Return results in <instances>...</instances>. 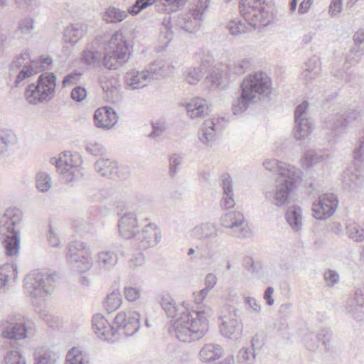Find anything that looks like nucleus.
Returning <instances> with one entry per match:
<instances>
[{"mask_svg":"<svg viewBox=\"0 0 364 364\" xmlns=\"http://www.w3.org/2000/svg\"><path fill=\"white\" fill-rule=\"evenodd\" d=\"M157 299L170 318H176L173 323L176 337L181 342L189 343L202 338L208 331V317L212 315L208 307L197 311H189L178 306L168 292L162 291Z\"/></svg>","mask_w":364,"mask_h":364,"instance_id":"f257e3e1","label":"nucleus"},{"mask_svg":"<svg viewBox=\"0 0 364 364\" xmlns=\"http://www.w3.org/2000/svg\"><path fill=\"white\" fill-rule=\"evenodd\" d=\"M95 42L88 43L81 53L80 60L85 65L99 68L102 65L109 70L117 69L129 59V44L121 31L113 33L105 48L104 56L95 47Z\"/></svg>","mask_w":364,"mask_h":364,"instance_id":"f03ea898","label":"nucleus"},{"mask_svg":"<svg viewBox=\"0 0 364 364\" xmlns=\"http://www.w3.org/2000/svg\"><path fill=\"white\" fill-rule=\"evenodd\" d=\"M270 78L263 72L249 75L241 84L240 96L232 102V112L240 114L247 109L257 95L267 96L270 93Z\"/></svg>","mask_w":364,"mask_h":364,"instance_id":"7ed1b4c3","label":"nucleus"},{"mask_svg":"<svg viewBox=\"0 0 364 364\" xmlns=\"http://www.w3.org/2000/svg\"><path fill=\"white\" fill-rule=\"evenodd\" d=\"M240 14L253 26H267L274 19V9L262 6L261 0H241Z\"/></svg>","mask_w":364,"mask_h":364,"instance_id":"20e7f679","label":"nucleus"},{"mask_svg":"<svg viewBox=\"0 0 364 364\" xmlns=\"http://www.w3.org/2000/svg\"><path fill=\"white\" fill-rule=\"evenodd\" d=\"M290 173L284 177L278 176L275 181V186L264 193L265 198L271 203L281 207L289 200L290 193L302 176L300 169Z\"/></svg>","mask_w":364,"mask_h":364,"instance_id":"39448f33","label":"nucleus"},{"mask_svg":"<svg viewBox=\"0 0 364 364\" xmlns=\"http://www.w3.org/2000/svg\"><path fill=\"white\" fill-rule=\"evenodd\" d=\"M361 109L360 108H343L340 110H333L323 120V127L331 132L336 136H340L348 129L350 124L360 118L362 120Z\"/></svg>","mask_w":364,"mask_h":364,"instance_id":"423d86ee","label":"nucleus"},{"mask_svg":"<svg viewBox=\"0 0 364 364\" xmlns=\"http://www.w3.org/2000/svg\"><path fill=\"white\" fill-rule=\"evenodd\" d=\"M3 217L7 218L5 223L9 233L4 239L6 255L9 257L16 256L20 247V230L18 226L21 220V212L18 209L9 208L5 210Z\"/></svg>","mask_w":364,"mask_h":364,"instance_id":"0eeeda50","label":"nucleus"},{"mask_svg":"<svg viewBox=\"0 0 364 364\" xmlns=\"http://www.w3.org/2000/svg\"><path fill=\"white\" fill-rule=\"evenodd\" d=\"M55 274L42 272L38 270L31 272L24 279V286L28 294L35 299H41L46 294H50L49 287L55 282Z\"/></svg>","mask_w":364,"mask_h":364,"instance_id":"6e6552de","label":"nucleus"},{"mask_svg":"<svg viewBox=\"0 0 364 364\" xmlns=\"http://www.w3.org/2000/svg\"><path fill=\"white\" fill-rule=\"evenodd\" d=\"M192 236L205 242V247L209 251L220 247L225 242L224 230L213 223H203L196 225L191 231Z\"/></svg>","mask_w":364,"mask_h":364,"instance_id":"1a4fd4ad","label":"nucleus"},{"mask_svg":"<svg viewBox=\"0 0 364 364\" xmlns=\"http://www.w3.org/2000/svg\"><path fill=\"white\" fill-rule=\"evenodd\" d=\"M66 259L70 264H77V270L85 272L92 267V259L90 248L82 242H71L68 247Z\"/></svg>","mask_w":364,"mask_h":364,"instance_id":"9d476101","label":"nucleus"},{"mask_svg":"<svg viewBox=\"0 0 364 364\" xmlns=\"http://www.w3.org/2000/svg\"><path fill=\"white\" fill-rule=\"evenodd\" d=\"M208 1H199L196 9L178 16L176 19L175 16L173 17L176 29H181L191 33L198 31L203 19V11L208 7Z\"/></svg>","mask_w":364,"mask_h":364,"instance_id":"9b49d317","label":"nucleus"},{"mask_svg":"<svg viewBox=\"0 0 364 364\" xmlns=\"http://www.w3.org/2000/svg\"><path fill=\"white\" fill-rule=\"evenodd\" d=\"M0 328L3 338L20 340L26 338L30 321L21 315L16 314L2 321Z\"/></svg>","mask_w":364,"mask_h":364,"instance_id":"f8f14e48","label":"nucleus"},{"mask_svg":"<svg viewBox=\"0 0 364 364\" xmlns=\"http://www.w3.org/2000/svg\"><path fill=\"white\" fill-rule=\"evenodd\" d=\"M219 319L221 320L220 331L228 338L237 339L242 333V323L234 307H227Z\"/></svg>","mask_w":364,"mask_h":364,"instance_id":"ddd939ff","label":"nucleus"},{"mask_svg":"<svg viewBox=\"0 0 364 364\" xmlns=\"http://www.w3.org/2000/svg\"><path fill=\"white\" fill-rule=\"evenodd\" d=\"M140 316L134 311H120L116 315L113 326L117 330V335L126 337L133 336L140 328Z\"/></svg>","mask_w":364,"mask_h":364,"instance_id":"4468645a","label":"nucleus"},{"mask_svg":"<svg viewBox=\"0 0 364 364\" xmlns=\"http://www.w3.org/2000/svg\"><path fill=\"white\" fill-rule=\"evenodd\" d=\"M307 101L302 102L294 111L295 127L294 135L296 140L305 139L313 130V124L307 117Z\"/></svg>","mask_w":364,"mask_h":364,"instance_id":"2eb2a0df","label":"nucleus"},{"mask_svg":"<svg viewBox=\"0 0 364 364\" xmlns=\"http://www.w3.org/2000/svg\"><path fill=\"white\" fill-rule=\"evenodd\" d=\"M140 250H146L156 246L161 239V232L155 223L146 225L141 232L138 231L132 238Z\"/></svg>","mask_w":364,"mask_h":364,"instance_id":"dca6fc26","label":"nucleus"},{"mask_svg":"<svg viewBox=\"0 0 364 364\" xmlns=\"http://www.w3.org/2000/svg\"><path fill=\"white\" fill-rule=\"evenodd\" d=\"M338 200L333 193H324L312 205L313 216L318 220H325L336 211Z\"/></svg>","mask_w":364,"mask_h":364,"instance_id":"f3484780","label":"nucleus"},{"mask_svg":"<svg viewBox=\"0 0 364 364\" xmlns=\"http://www.w3.org/2000/svg\"><path fill=\"white\" fill-rule=\"evenodd\" d=\"M364 55V49L359 47L355 46L347 53L346 56V61L343 69H337L333 72V75L340 79H343L346 82H353L356 75L352 72L348 73L347 70L350 69L351 66H354L359 63L361 57Z\"/></svg>","mask_w":364,"mask_h":364,"instance_id":"a211bd4d","label":"nucleus"},{"mask_svg":"<svg viewBox=\"0 0 364 364\" xmlns=\"http://www.w3.org/2000/svg\"><path fill=\"white\" fill-rule=\"evenodd\" d=\"M92 321V328L99 337L109 341L116 340L117 330L114 326L110 325L102 314L94 315Z\"/></svg>","mask_w":364,"mask_h":364,"instance_id":"6ab92c4d","label":"nucleus"},{"mask_svg":"<svg viewBox=\"0 0 364 364\" xmlns=\"http://www.w3.org/2000/svg\"><path fill=\"white\" fill-rule=\"evenodd\" d=\"M157 74L152 70L143 71L132 70L126 74L125 80L127 86L131 90L145 87L151 80L156 79Z\"/></svg>","mask_w":364,"mask_h":364,"instance_id":"aec40b11","label":"nucleus"},{"mask_svg":"<svg viewBox=\"0 0 364 364\" xmlns=\"http://www.w3.org/2000/svg\"><path fill=\"white\" fill-rule=\"evenodd\" d=\"M120 235L127 240L132 239L138 230V220L136 214L132 212L124 213L118 221Z\"/></svg>","mask_w":364,"mask_h":364,"instance_id":"412c9836","label":"nucleus"},{"mask_svg":"<svg viewBox=\"0 0 364 364\" xmlns=\"http://www.w3.org/2000/svg\"><path fill=\"white\" fill-rule=\"evenodd\" d=\"M118 116L111 107H102L98 108L94 114L95 124L98 128L109 129L117 122Z\"/></svg>","mask_w":364,"mask_h":364,"instance_id":"4be33fe9","label":"nucleus"},{"mask_svg":"<svg viewBox=\"0 0 364 364\" xmlns=\"http://www.w3.org/2000/svg\"><path fill=\"white\" fill-rule=\"evenodd\" d=\"M99 82L105 93L104 97L107 102L118 103L122 100L120 85L116 78L103 76L100 78Z\"/></svg>","mask_w":364,"mask_h":364,"instance_id":"5701e85b","label":"nucleus"},{"mask_svg":"<svg viewBox=\"0 0 364 364\" xmlns=\"http://www.w3.org/2000/svg\"><path fill=\"white\" fill-rule=\"evenodd\" d=\"M220 120V119L218 118L205 122L204 127L198 134V138L203 144L209 146L213 145L217 136L222 132V129L218 125ZM221 120H224V118H221Z\"/></svg>","mask_w":364,"mask_h":364,"instance_id":"b1692460","label":"nucleus"},{"mask_svg":"<svg viewBox=\"0 0 364 364\" xmlns=\"http://www.w3.org/2000/svg\"><path fill=\"white\" fill-rule=\"evenodd\" d=\"M87 32V24L77 22L68 26L63 33L65 42L71 45L76 44Z\"/></svg>","mask_w":364,"mask_h":364,"instance_id":"393cba45","label":"nucleus"},{"mask_svg":"<svg viewBox=\"0 0 364 364\" xmlns=\"http://www.w3.org/2000/svg\"><path fill=\"white\" fill-rule=\"evenodd\" d=\"M187 114L191 119L204 117L210 112L207 101L203 98L192 99L186 105Z\"/></svg>","mask_w":364,"mask_h":364,"instance_id":"a878e982","label":"nucleus"},{"mask_svg":"<svg viewBox=\"0 0 364 364\" xmlns=\"http://www.w3.org/2000/svg\"><path fill=\"white\" fill-rule=\"evenodd\" d=\"M221 186L223 191L221 206L226 209L232 208L235 205L232 178L228 173H224L221 176Z\"/></svg>","mask_w":364,"mask_h":364,"instance_id":"bb28decb","label":"nucleus"},{"mask_svg":"<svg viewBox=\"0 0 364 364\" xmlns=\"http://www.w3.org/2000/svg\"><path fill=\"white\" fill-rule=\"evenodd\" d=\"M56 80V76L53 73H44L38 77L37 82L41 90H43L45 97H47L49 101L55 96Z\"/></svg>","mask_w":364,"mask_h":364,"instance_id":"cd10ccee","label":"nucleus"},{"mask_svg":"<svg viewBox=\"0 0 364 364\" xmlns=\"http://www.w3.org/2000/svg\"><path fill=\"white\" fill-rule=\"evenodd\" d=\"M95 170L102 176L113 178L117 176L118 166L116 161L101 157L94 165Z\"/></svg>","mask_w":364,"mask_h":364,"instance_id":"c85d7f7f","label":"nucleus"},{"mask_svg":"<svg viewBox=\"0 0 364 364\" xmlns=\"http://www.w3.org/2000/svg\"><path fill=\"white\" fill-rule=\"evenodd\" d=\"M263 166L267 170L271 172H276L279 176L282 177L287 176V174H291L290 173L291 172L299 170L291 164L275 159L264 161Z\"/></svg>","mask_w":364,"mask_h":364,"instance_id":"c756f323","label":"nucleus"},{"mask_svg":"<svg viewBox=\"0 0 364 364\" xmlns=\"http://www.w3.org/2000/svg\"><path fill=\"white\" fill-rule=\"evenodd\" d=\"M364 183V176L351 168L347 169L343 174V186L346 189L358 191Z\"/></svg>","mask_w":364,"mask_h":364,"instance_id":"7c9ffc66","label":"nucleus"},{"mask_svg":"<svg viewBox=\"0 0 364 364\" xmlns=\"http://www.w3.org/2000/svg\"><path fill=\"white\" fill-rule=\"evenodd\" d=\"M261 27L263 28L264 26H253L249 23L248 21H246L245 19V21L240 19H232L230 21L226 26V28L229 30L230 33L235 36L248 33L252 30H255Z\"/></svg>","mask_w":364,"mask_h":364,"instance_id":"2f4dec72","label":"nucleus"},{"mask_svg":"<svg viewBox=\"0 0 364 364\" xmlns=\"http://www.w3.org/2000/svg\"><path fill=\"white\" fill-rule=\"evenodd\" d=\"M223 354V348L217 344L208 343L203 346L200 351V359L203 362L210 363L215 361Z\"/></svg>","mask_w":364,"mask_h":364,"instance_id":"473e14b6","label":"nucleus"},{"mask_svg":"<svg viewBox=\"0 0 364 364\" xmlns=\"http://www.w3.org/2000/svg\"><path fill=\"white\" fill-rule=\"evenodd\" d=\"M117 262V254L113 250H102L97 254V263L102 269H112Z\"/></svg>","mask_w":364,"mask_h":364,"instance_id":"72a5a7b5","label":"nucleus"},{"mask_svg":"<svg viewBox=\"0 0 364 364\" xmlns=\"http://www.w3.org/2000/svg\"><path fill=\"white\" fill-rule=\"evenodd\" d=\"M25 95L28 102L33 105L49 101L47 97H45L44 92L37 81L36 84L33 83L27 87Z\"/></svg>","mask_w":364,"mask_h":364,"instance_id":"f704fd0d","label":"nucleus"},{"mask_svg":"<svg viewBox=\"0 0 364 364\" xmlns=\"http://www.w3.org/2000/svg\"><path fill=\"white\" fill-rule=\"evenodd\" d=\"M302 212L299 206L289 207L286 213L285 219L294 231H299L302 226Z\"/></svg>","mask_w":364,"mask_h":364,"instance_id":"c9c22d12","label":"nucleus"},{"mask_svg":"<svg viewBox=\"0 0 364 364\" xmlns=\"http://www.w3.org/2000/svg\"><path fill=\"white\" fill-rule=\"evenodd\" d=\"M320 73L321 63L318 58L314 56L305 63L301 77L303 80H308L318 77Z\"/></svg>","mask_w":364,"mask_h":364,"instance_id":"e433bc0d","label":"nucleus"},{"mask_svg":"<svg viewBox=\"0 0 364 364\" xmlns=\"http://www.w3.org/2000/svg\"><path fill=\"white\" fill-rule=\"evenodd\" d=\"M245 223L243 215L240 212L232 211L225 214L221 218V225L226 228L233 229L242 227Z\"/></svg>","mask_w":364,"mask_h":364,"instance_id":"4c0bfd02","label":"nucleus"},{"mask_svg":"<svg viewBox=\"0 0 364 364\" xmlns=\"http://www.w3.org/2000/svg\"><path fill=\"white\" fill-rule=\"evenodd\" d=\"M50 163L55 166L57 171L62 175L63 179L65 183H70L73 181V173L63 169V165L68 166V159H63V153L60 154L59 158H50Z\"/></svg>","mask_w":364,"mask_h":364,"instance_id":"58836bf2","label":"nucleus"},{"mask_svg":"<svg viewBox=\"0 0 364 364\" xmlns=\"http://www.w3.org/2000/svg\"><path fill=\"white\" fill-rule=\"evenodd\" d=\"M206 83L210 88L225 89L226 84L225 83V77L223 73L219 69H213L211 73L205 78Z\"/></svg>","mask_w":364,"mask_h":364,"instance_id":"ea45409f","label":"nucleus"},{"mask_svg":"<svg viewBox=\"0 0 364 364\" xmlns=\"http://www.w3.org/2000/svg\"><path fill=\"white\" fill-rule=\"evenodd\" d=\"M11 277L14 280L17 277L16 264H5L0 267V287H5Z\"/></svg>","mask_w":364,"mask_h":364,"instance_id":"a19ab883","label":"nucleus"},{"mask_svg":"<svg viewBox=\"0 0 364 364\" xmlns=\"http://www.w3.org/2000/svg\"><path fill=\"white\" fill-rule=\"evenodd\" d=\"M34 60H31V63L28 65H24L16 77L13 87H18L25 79L39 73L40 69H34Z\"/></svg>","mask_w":364,"mask_h":364,"instance_id":"79ce46f5","label":"nucleus"},{"mask_svg":"<svg viewBox=\"0 0 364 364\" xmlns=\"http://www.w3.org/2000/svg\"><path fill=\"white\" fill-rule=\"evenodd\" d=\"M128 11L120 10L116 7H109L104 15L107 23H118L122 21L128 16Z\"/></svg>","mask_w":364,"mask_h":364,"instance_id":"37998d69","label":"nucleus"},{"mask_svg":"<svg viewBox=\"0 0 364 364\" xmlns=\"http://www.w3.org/2000/svg\"><path fill=\"white\" fill-rule=\"evenodd\" d=\"M345 309L356 321H360L364 319V304H356L355 300H348Z\"/></svg>","mask_w":364,"mask_h":364,"instance_id":"c03bdc74","label":"nucleus"},{"mask_svg":"<svg viewBox=\"0 0 364 364\" xmlns=\"http://www.w3.org/2000/svg\"><path fill=\"white\" fill-rule=\"evenodd\" d=\"M122 304V297L119 291H113L109 294L104 303V306L108 313L117 310Z\"/></svg>","mask_w":364,"mask_h":364,"instance_id":"a18cd8bd","label":"nucleus"},{"mask_svg":"<svg viewBox=\"0 0 364 364\" xmlns=\"http://www.w3.org/2000/svg\"><path fill=\"white\" fill-rule=\"evenodd\" d=\"M31 60L29 50H24L12 60L9 66L10 72H16L24 65H28L31 63Z\"/></svg>","mask_w":364,"mask_h":364,"instance_id":"49530a36","label":"nucleus"},{"mask_svg":"<svg viewBox=\"0 0 364 364\" xmlns=\"http://www.w3.org/2000/svg\"><path fill=\"white\" fill-rule=\"evenodd\" d=\"M63 159H68V166L63 165V169L65 171H68L73 173L75 178L77 167L81 163L80 156L77 154H73L69 151H65L63 153Z\"/></svg>","mask_w":364,"mask_h":364,"instance_id":"de8ad7c7","label":"nucleus"},{"mask_svg":"<svg viewBox=\"0 0 364 364\" xmlns=\"http://www.w3.org/2000/svg\"><path fill=\"white\" fill-rule=\"evenodd\" d=\"M154 3H156L158 6H163L159 0H136L133 6L128 9V12L132 16H136Z\"/></svg>","mask_w":364,"mask_h":364,"instance_id":"09e8293b","label":"nucleus"},{"mask_svg":"<svg viewBox=\"0 0 364 364\" xmlns=\"http://www.w3.org/2000/svg\"><path fill=\"white\" fill-rule=\"evenodd\" d=\"M204 75L203 68L201 67L190 68L184 73L185 79L188 83L195 85L200 80Z\"/></svg>","mask_w":364,"mask_h":364,"instance_id":"8fccbe9b","label":"nucleus"},{"mask_svg":"<svg viewBox=\"0 0 364 364\" xmlns=\"http://www.w3.org/2000/svg\"><path fill=\"white\" fill-rule=\"evenodd\" d=\"M346 232L355 242H359L364 240V229L355 223L347 225Z\"/></svg>","mask_w":364,"mask_h":364,"instance_id":"3c124183","label":"nucleus"},{"mask_svg":"<svg viewBox=\"0 0 364 364\" xmlns=\"http://www.w3.org/2000/svg\"><path fill=\"white\" fill-rule=\"evenodd\" d=\"M36 186L41 192L48 191L51 188L52 180L48 173L40 171L36 177Z\"/></svg>","mask_w":364,"mask_h":364,"instance_id":"603ef678","label":"nucleus"},{"mask_svg":"<svg viewBox=\"0 0 364 364\" xmlns=\"http://www.w3.org/2000/svg\"><path fill=\"white\" fill-rule=\"evenodd\" d=\"M1 364H26V362L19 351L11 350L6 352Z\"/></svg>","mask_w":364,"mask_h":364,"instance_id":"864d4df0","label":"nucleus"},{"mask_svg":"<svg viewBox=\"0 0 364 364\" xmlns=\"http://www.w3.org/2000/svg\"><path fill=\"white\" fill-rule=\"evenodd\" d=\"M229 70L236 75H242L251 68V60L248 58H244L232 64L229 65Z\"/></svg>","mask_w":364,"mask_h":364,"instance_id":"5fc2aeb1","label":"nucleus"},{"mask_svg":"<svg viewBox=\"0 0 364 364\" xmlns=\"http://www.w3.org/2000/svg\"><path fill=\"white\" fill-rule=\"evenodd\" d=\"M65 364H84V355L76 347L70 350L67 355Z\"/></svg>","mask_w":364,"mask_h":364,"instance_id":"6e6d98bb","label":"nucleus"},{"mask_svg":"<svg viewBox=\"0 0 364 364\" xmlns=\"http://www.w3.org/2000/svg\"><path fill=\"white\" fill-rule=\"evenodd\" d=\"M255 359V351L247 347L242 348L237 354V360L241 364H251Z\"/></svg>","mask_w":364,"mask_h":364,"instance_id":"4d7b16f0","label":"nucleus"},{"mask_svg":"<svg viewBox=\"0 0 364 364\" xmlns=\"http://www.w3.org/2000/svg\"><path fill=\"white\" fill-rule=\"evenodd\" d=\"M323 160V156L318 154L314 150H308L305 152L303 158V165L309 168L314 164Z\"/></svg>","mask_w":364,"mask_h":364,"instance_id":"13d9d810","label":"nucleus"},{"mask_svg":"<svg viewBox=\"0 0 364 364\" xmlns=\"http://www.w3.org/2000/svg\"><path fill=\"white\" fill-rule=\"evenodd\" d=\"M332 335L333 332L329 328H321L316 335L318 343L321 342L326 350H330L331 348V340Z\"/></svg>","mask_w":364,"mask_h":364,"instance_id":"bf43d9fd","label":"nucleus"},{"mask_svg":"<svg viewBox=\"0 0 364 364\" xmlns=\"http://www.w3.org/2000/svg\"><path fill=\"white\" fill-rule=\"evenodd\" d=\"M58 355L51 350H46L36 357L34 364H55Z\"/></svg>","mask_w":364,"mask_h":364,"instance_id":"052dcab7","label":"nucleus"},{"mask_svg":"<svg viewBox=\"0 0 364 364\" xmlns=\"http://www.w3.org/2000/svg\"><path fill=\"white\" fill-rule=\"evenodd\" d=\"M163 4V9L168 12H176L183 7L187 0H159Z\"/></svg>","mask_w":364,"mask_h":364,"instance_id":"680f3d73","label":"nucleus"},{"mask_svg":"<svg viewBox=\"0 0 364 364\" xmlns=\"http://www.w3.org/2000/svg\"><path fill=\"white\" fill-rule=\"evenodd\" d=\"M167 129V124L164 121H157L152 123V131L149 134V136L152 139H156L160 136L164 131Z\"/></svg>","mask_w":364,"mask_h":364,"instance_id":"e2e57ef3","label":"nucleus"},{"mask_svg":"<svg viewBox=\"0 0 364 364\" xmlns=\"http://www.w3.org/2000/svg\"><path fill=\"white\" fill-rule=\"evenodd\" d=\"M145 262V257L143 253L138 252L134 254L131 259L128 261V267L130 269L134 270L137 267L144 265Z\"/></svg>","mask_w":364,"mask_h":364,"instance_id":"0e129e2a","label":"nucleus"},{"mask_svg":"<svg viewBox=\"0 0 364 364\" xmlns=\"http://www.w3.org/2000/svg\"><path fill=\"white\" fill-rule=\"evenodd\" d=\"M86 150L93 156H102L105 153L103 146L97 142H89L86 145Z\"/></svg>","mask_w":364,"mask_h":364,"instance_id":"69168bd1","label":"nucleus"},{"mask_svg":"<svg viewBox=\"0 0 364 364\" xmlns=\"http://www.w3.org/2000/svg\"><path fill=\"white\" fill-rule=\"evenodd\" d=\"M124 296L129 301H135L141 296V290L136 287H125L124 291Z\"/></svg>","mask_w":364,"mask_h":364,"instance_id":"338daca9","label":"nucleus"},{"mask_svg":"<svg viewBox=\"0 0 364 364\" xmlns=\"http://www.w3.org/2000/svg\"><path fill=\"white\" fill-rule=\"evenodd\" d=\"M324 279L326 282L327 286L333 287L339 282V275L334 271L328 269L323 274Z\"/></svg>","mask_w":364,"mask_h":364,"instance_id":"774afa93","label":"nucleus"}]
</instances>
